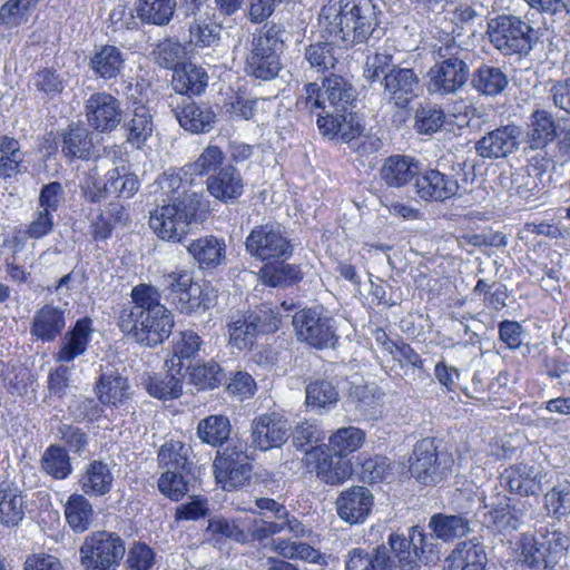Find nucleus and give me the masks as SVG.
Instances as JSON below:
<instances>
[{
  "label": "nucleus",
  "mask_w": 570,
  "mask_h": 570,
  "mask_svg": "<svg viewBox=\"0 0 570 570\" xmlns=\"http://www.w3.org/2000/svg\"><path fill=\"white\" fill-rule=\"evenodd\" d=\"M188 254L202 269H213L226 259V244L215 236H205L193 240L187 246Z\"/></svg>",
  "instance_id": "f704fd0d"
},
{
  "label": "nucleus",
  "mask_w": 570,
  "mask_h": 570,
  "mask_svg": "<svg viewBox=\"0 0 570 570\" xmlns=\"http://www.w3.org/2000/svg\"><path fill=\"white\" fill-rule=\"evenodd\" d=\"M306 404L314 409L328 410L338 401V391L336 385L328 380H316L311 382L305 390Z\"/></svg>",
  "instance_id": "e2e57ef3"
},
{
  "label": "nucleus",
  "mask_w": 570,
  "mask_h": 570,
  "mask_svg": "<svg viewBox=\"0 0 570 570\" xmlns=\"http://www.w3.org/2000/svg\"><path fill=\"white\" fill-rule=\"evenodd\" d=\"M484 522L500 533L510 534L521 525L522 512L515 504L511 505L510 499L503 495L484 514Z\"/></svg>",
  "instance_id": "58836bf2"
},
{
  "label": "nucleus",
  "mask_w": 570,
  "mask_h": 570,
  "mask_svg": "<svg viewBox=\"0 0 570 570\" xmlns=\"http://www.w3.org/2000/svg\"><path fill=\"white\" fill-rule=\"evenodd\" d=\"M420 163L405 155H392L387 157L381 169V179L389 186L401 188L417 177Z\"/></svg>",
  "instance_id": "72a5a7b5"
},
{
  "label": "nucleus",
  "mask_w": 570,
  "mask_h": 570,
  "mask_svg": "<svg viewBox=\"0 0 570 570\" xmlns=\"http://www.w3.org/2000/svg\"><path fill=\"white\" fill-rule=\"evenodd\" d=\"M24 517V502L20 490L12 483L0 484V523L4 527L18 525Z\"/></svg>",
  "instance_id": "c03bdc74"
},
{
  "label": "nucleus",
  "mask_w": 570,
  "mask_h": 570,
  "mask_svg": "<svg viewBox=\"0 0 570 570\" xmlns=\"http://www.w3.org/2000/svg\"><path fill=\"white\" fill-rule=\"evenodd\" d=\"M521 130L515 125L498 127L482 136L474 145L476 154L482 158H505L518 150Z\"/></svg>",
  "instance_id": "412c9836"
},
{
  "label": "nucleus",
  "mask_w": 570,
  "mask_h": 570,
  "mask_svg": "<svg viewBox=\"0 0 570 570\" xmlns=\"http://www.w3.org/2000/svg\"><path fill=\"white\" fill-rule=\"evenodd\" d=\"M127 53L114 45L95 46L88 60L94 76L105 81L117 79L126 68Z\"/></svg>",
  "instance_id": "393cba45"
},
{
  "label": "nucleus",
  "mask_w": 570,
  "mask_h": 570,
  "mask_svg": "<svg viewBox=\"0 0 570 570\" xmlns=\"http://www.w3.org/2000/svg\"><path fill=\"white\" fill-rule=\"evenodd\" d=\"M169 186L173 188L171 196L167 204L157 206L150 212L149 226L159 238L183 243L190 224L196 220L202 195L185 189L179 191V177H171Z\"/></svg>",
  "instance_id": "39448f33"
},
{
  "label": "nucleus",
  "mask_w": 570,
  "mask_h": 570,
  "mask_svg": "<svg viewBox=\"0 0 570 570\" xmlns=\"http://www.w3.org/2000/svg\"><path fill=\"white\" fill-rule=\"evenodd\" d=\"M94 151L92 132L82 126H69L62 135L61 153L63 156L87 160L92 157Z\"/></svg>",
  "instance_id": "37998d69"
},
{
  "label": "nucleus",
  "mask_w": 570,
  "mask_h": 570,
  "mask_svg": "<svg viewBox=\"0 0 570 570\" xmlns=\"http://www.w3.org/2000/svg\"><path fill=\"white\" fill-rule=\"evenodd\" d=\"M365 432L356 426H344L330 436V446L335 454L345 458L357 451L365 441Z\"/></svg>",
  "instance_id": "052dcab7"
},
{
  "label": "nucleus",
  "mask_w": 570,
  "mask_h": 570,
  "mask_svg": "<svg viewBox=\"0 0 570 570\" xmlns=\"http://www.w3.org/2000/svg\"><path fill=\"white\" fill-rule=\"evenodd\" d=\"M79 188L83 199L90 204H98L109 197L107 177L101 178L96 166L82 173Z\"/></svg>",
  "instance_id": "0e129e2a"
},
{
  "label": "nucleus",
  "mask_w": 570,
  "mask_h": 570,
  "mask_svg": "<svg viewBox=\"0 0 570 570\" xmlns=\"http://www.w3.org/2000/svg\"><path fill=\"white\" fill-rule=\"evenodd\" d=\"M208 193L223 203H232L244 191V180L240 171L233 165H226L207 177Z\"/></svg>",
  "instance_id": "bb28decb"
},
{
  "label": "nucleus",
  "mask_w": 570,
  "mask_h": 570,
  "mask_svg": "<svg viewBox=\"0 0 570 570\" xmlns=\"http://www.w3.org/2000/svg\"><path fill=\"white\" fill-rule=\"evenodd\" d=\"M181 373L148 374L142 379V385L148 394L159 400L177 399L183 392Z\"/></svg>",
  "instance_id": "09e8293b"
},
{
  "label": "nucleus",
  "mask_w": 570,
  "mask_h": 570,
  "mask_svg": "<svg viewBox=\"0 0 570 570\" xmlns=\"http://www.w3.org/2000/svg\"><path fill=\"white\" fill-rule=\"evenodd\" d=\"M320 85L308 82L304 86V95L297 100V107L309 114L316 112V125L320 132L331 139L338 136L342 112L327 109Z\"/></svg>",
  "instance_id": "aec40b11"
},
{
  "label": "nucleus",
  "mask_w": 570,
  "mask_h": 570,
  "mask_svg": "<svg viewBox=\"0 0 570 570\" xmlns=\"http://www.w3.org/2000/svg\"><path fill=\"white\" fill-rule=\"evenodd\" d=\"M487 552L475 538L456 544L445 558L443 570H484Z\"/></svg>",
  "instance_id": "7c9ffc66"
},
{
  "label": "nucleus",
  "mask_w": 570,
  "mask_h": 570,
  "mask_svg": "<svg viewBox=\"0 0 570 570\" xmlns=\"http://www.w3.org/2000/svg\"><path fill=\"white\" fill-rule=\"evenodd\" d=\"M373 504V494L362 485H354L342 491L335 502L338 517L351 525L364 523Z\"/></svg>",
  "instance_id": "4be33fe9"
},
{
  "label": "nucleus",
  "mask_w": 570,
  "mask_h": 570,
  "mask_svg": "<svg viewBox=\"0 0 570 570\" xmlns=\"http://www.w3.org/2000/svg\"><path fill=\"white\" fill-rule=\"evenodd\" d=\"M230 430L229 419L222 414H215L199 421L197 435L206 444L222 446L229 439Z\"/></svg>",
  "instance_id": "864d4df0"
},
{
  "label": "nucleus",
  "mask_w": 570,
  "mask_h": 570,
  "mask_svg": "<svg viewBox=\"0 0 570 570\" xmlns=\"http://www.w3.org/2000/svg\"><path fill=\"white\" fill-rule=\"evenodd\" d=\"M202 345L203 340L196 332L191 330L180 332L173 341V355L168 361L171 368L177 367L178 374L183 368L188 371Z\"/></svg>",
  "instance_id": "79ce46f5"
},
{
  "label": "nucleus",
  "mask_w": 570,
  "mask_h": 570,
  "mask_svg": "<svg viewBox=\"0 0 570 570\" xmlns=\"http://www.w3.org/2000/svg\"><path fill=\"white\" fill-rule=\"evenodd\" d=\"M24 153L13 137L0 136V180L11 179L27 173Z\"/></svg>",
  "instance_id": "a19ab883"
},
{
  "label": "nucleus",
  "mask_w": 570,
  "mask_h": 570,
  "mask_svg": "<svg viewBox=\"0 0 570 570\" xmlns=\"http://www.w3.org/2000/svg\"><path fill=\"white\" fill-rule=\"evenodd\" d=\"M430 533L419 525L409 530V538L391 533L389 544L399 560L402 570H419L421 562L434 563L440 558L436 540L453 542L465 537L470 531V521L462 514H433L428 524Z\"/></svg>",
  "instance_id": "f257e3e1"
},
{
  "label": "nucleus",
  "mask_w": 570,
  "mask_h": 570,
  "mask_svg": "<svg viewBox=\"0 0 570 570\" xmlns=\"http://www.w3.org/2000/svg\"><path fill=\"white\" fill-rule=\"evenodd\" d=\"M188 451L189 449L179 441L167 442L158 452V463L166 471L197 470L188 460Z\"/></svg>",
  "instance_id": "6e6d98bb"
},
{
  "label": "nucleus",
  "mask_w": 570,
  "mask_h": 570,
  "mask_svg": "<svg viewBox=\"0 0 570 570\" xmlns=\"http://www.w3.org/2000/svg\"><path fill=\"white\" fill-rule=\"evenodd\" d=\"M556 136L557 126L552 115L541 109L532 111L527 129L530 147L533 149L543 148L551 142Z\"/></svg>",
  "instance_id": "a18cd8bd"
},
{
  "label": "nucleus",
  "mask_w": 570,
  "mask_h": 570,
  "mask_svg": "<svg viewBox=\"0 0 570 570\" xmlns=\"http://www.w3.org/2000/svg\"><path fill=\"white\" fill-rule=\"evenodd\" d=\"M446 454H439L433 439L420 440L413 451L411 473L424 484H436L450 468Z\"/></svg>",
  "instance_id": "dca6fc26"
},
{
  "label": "nucleus",
  "mask_w": 570,
  "mask_h": 570,
  "mask_svg": "<svg viewBox=\"0 0 570 570\" xmlns=\"http://www.w3.org/2000/svg\"><path fill=\"white\" fill-rule=\"evenodd\" d=\"M213 468L216 481L226 491L243 488L252 476V464L243 444H228L217 451Z\"/></svg>",
  "instance_id": "2eb2a0df"
},
{
  "label": "nucleus",
  "mask_w": 570,
  "mask_h": 570,
  "mask_svg": "<svg viewBox=\"0 0 570 570\" xmlns=\"http://www.w3.org/2000/svg\"><path fill=\"white\" fill-rule=\"evenodd\" d=\"M380 10L371 0H328L318 14L323 30L345 47L380 39Z\"/></svg>",
  "instance_id": "f03ea898"
},
{
  "label": "nucleus",
  "mask_w": 570,
  "mask_h": 570,
  "mask_svg": "<svg viewBox=\"0 0 570 570\" xmlns=\"http://www.w3.org/2000/svg\"><path fill=\"white\" fill-rule=\"evenodd\" d=\"M289 429L287 420L277 414H263L253 421L252 444L262 451L281 448L288 440Z\"/></svg>",
  "instance_id": "5701e85b"
},
{
  "label": "nucleus",
  "mask_w": 570,
  "mask_h": 570,
  "mask_svg": "<svg viewBox=\"0 0 570 570\" xmlns=\"http://www.w3.org/2000/svg\"><path fill=\"white\" fill-rule=\"evenodd\" d=\"M132 306L124 308L119 316L122 332L148 347H155L169 337L174 327L171 312L160 304L158 288L140 284L131 291Z\"/></svg>",
  "instance_id": "7ed1b4c3"
},
{
  "label": "nucleus",
  "mask_w": 570,
  "mask_h": 570,
  "mask_svg": "<svg viewBox=\"0 0 570 570\" xmlns=\"http://www.w3.org/2000/svg\"><path fill=\"white\" fill-rule=\"evenodd\" d=\"M176 6V0H138L136 12L141 22L166 26L170 22Z\"/></svg>",
  "instance_id": "3c124183"
},
{
  "label": "nucleus",
  "mask_w": 570,
  "mask_h": 570,
  "mask_svg": "<svg viewBox=\"0 0 570 570\" xmlns=\"http://www.w3.org/2000/svg\"><path fill=\"white\" fill-rule=\"evenodd\" d=\"M285 30L282 24H265L256 30L247 45L245 71L248 76L262 80L276 78L282 69Z\"/></svg>",
  "instance_id": "423d86ee"
},
{
  "label": "nucleus",
  "mask_w": 570,
  "mask_h": 570,
  "mask_svg": "<svg viewBox=\"0 0 570 570\" xmlns=\"http://www.w3.org/2000/svg\"><path fill=\"white\" fill-rule=\"evenodd\" d=\"M114 483V475L109 465L101 460L90 462L79 479L85 494L102 497L107 494Z\"/></svg>",
  "instance_id": "ea45409f"
},
{
  "label": "nucleus",
  "mask_w": 570,
  "mask_h": 570,
  "mask_svg": "<svg viewBox=\"0 0 570 570\" xmlns=\"http://www.w3.org/2000/svg\"><path fill=\"white\" fill-rule=\"evenodd\" d=\"M546 473L534 466L518 463L507 468L500 476L501 485L512 493L537 495L543 485Z\"/></svg>",
  "instance_id": "b1692460"
},
{
  "label": "nucleus",
  "mask_w": 570,
  "mask_h": 570,
  "mask_svg": "<svg viewBox=\"0 0 570 570\" xmlns=\"http://www.w3.org/2000/svg\"><path fill=\"white\" fill-rule=\"evenodd\" d=\"M79 552L80 563L86 570H117L126 546L118 534L97 531L86 537Z\"/></svg>",
  "instance_id": "f8f14e48"
},
{
  "label": "nucleus",
  "mask_w": 570,
  "mask_h": 570,
  "mask_svg": "<svg viewBox=\"0 0 570 570\" xmlns=\"http://www.w3.org/2000/svg\"><path fill=\"white\" fill-rule=\"evenodd\" d=\"M94 332L89 317L79 318L62 337L55 360L58 363H70L87 352Z\"/></svg>",
  "instance_id": "a878e982"
},
{
  "label": "nucleus",
  "mask_w": 570,
  "mask_h": 570,
  "mask_svg": "<svg viewBox=\"0 0 570 570\" xmlns=\"http://www.w3.org/2000/svg\"><path fill=\"white\" fill-rule=\"evenodd\" d=\"M197 470L165 471L158 479V489L167 498L178 501L197 481Z\"/></svg>",
  "instance_id": "de8ad7c7"
},
{
  "label": "nucleus",
  "mask_w": 570,
  "mask_h": 570,
  "mask_svg": "<svg viewBox=\"0 0 570 570\" xmlns=\"http://www.w3.org/2000/svg\"><path fill=\"white\" fill-rule=\"evenodd\" d=\"M245 249L262 262L286 261L293 254V245L285 227L277 222L255 226L245 239Z\"/></svg>",
  "instance_id": "9b49d317"
},
{
  "label": "nucleus",
  "mask_w": 570,
  "mask_h": 570,
  "mask_svg": "<svg viewBox=\"0 0 570 570\" xmlns=\"http://www.w3.org/2000/svg\"><path fill=\"white\" fill-rule=\"evenodd\" d=\"M170 106L179 126L191 134H208L217 124V110L207 102L183 98L180 102H171Z\"/></svg>",
  "instance_id": "6ab92c4d"
},
{
  "label": "nucleus",
  "mask_w": 570,
  "mask_h": 570,
  "mask_svg": "<svg viewBox=\"0 0 570 570\" xmlns=\"http://www.w3.org/2000/svg\"><path fill=\"white\" fill-rule=\"evenodd\" d=\"M379 85L383 88L382 98L400 109H405L421 90L416 72L399 66L383 76Z\"/></svg>",
  "instance_id": "a211bd4d"
},
{
  "label": "nucleus",
  "mask_w": 570,
  "mask_h": 570,
  "mask_svg": "<svg viewBox=\"0 0 570 570\" xmlns=\"http://www.w3.org/2000/svg\"><path fill=\"white\" fill-rule=\"evenodd\" d=\"M544 507L553 517L561 519L570 514V481H559L544 495Z\"/></svg>",
  "instance_id": "338daca9"
},
{
  "label": "nucleus",
  "mask_w": 570,
  "mask_h": 570,
  "mask_svg": "<svg viewBox=\"0 0 570 570\" xmlns=\"http://www.w3.org/2000/svg\"><path fill=\"white\" fill-rule=\"evenodd\" d=\"M106 177L109 196L128 199L139 189V180L137 176L125 167L112 168L107 171Z\"/></svg>",
  "instance_id": "680f3d73"
},
{
  "label": "nucleus",
  "mask_w": 570,
  "mask_h": 570,
  "mask_svg": "<svg viewBox=\"0 0 570 570\" xmlns=\"http://www.w3.org/2000/svg\"><path fill=\"white\" fill-rule=\"evenodd\" d=\"M40 469L52 479H67L72 472L67 450L56 444L48 446L42 453Z\"/></svg>",
  "instance_id": "5fc2aeb1"
},
{
  "label": "nucleus",
  "mask_w": 570,
  "mask_h": 570,
  "mask_svg": "<svg viewBox=\"0 0 570 570\" xmlns=\"http://www.w3.org/2000/svg\"><path fill=\"white\" fill-rule=\"evenodd\" d=\"M130 385L127 377L118 371L102 372L97 380L94 392L100 403L109 407H119L130 395Z\"/></svg>",
  "instance_id": "2f4dec72"
},
{
  "label": "nucleus",
  "mask_w": 570,
  "mask_h": 570,
  "mask_svg": "<svg viewBox=\"0 0 570 570\" xmlns=\"http://www.w3.org/2000/svg\"><path fill=\"white\" fill-rule=\"evenodd\" d=\"M165 298L180 312H204L215 305L216 292L209 284L193 281L188 273H171L165 277Z\"/></svg>",
  "instance_id": "6e6552de"
},
{
  "label": "nucleus",
  "mask_w": 570,
  "mask_h": 570,
  "mask_svg": "<svg viewBox=\"0 0 570 570\" xmlns=\"http://www.w3.org/2000/svg\"><path fill=\"white\" fill-rule=\"evenodd\" d=\"M281 324L278 313L267 305L233 317L228 323L229 343L238 350L250 348L259 334L275 333Z\"/></svg>",
  "instance_id": "4468645a"
},
{
  "label": "nucleus",
  "mask_w": 570,
  "mask_h": 570,
  "mask_svg": "<svg viewBox=\"0 0 570 570\" xmlns=\"http://www.w3.org/2000/svg\"><path fill=\"white\" fill-rule=\"evenodd\" d=\"M125 128L128 132L127 141L140 148L154 131V121L149 109L142 104L136 105L131 118L125 122Z\"/></svg>",
  "instance_id": "603ef678"
},
{
  "label": "nucleus",
  "mask_w": 570,
  "mask_h": 570,
  "mask_svg": "<svg viewBox=\"0 0 570 570\" xmlns=\"http://www.w3.org/2000/svg\"><path fill=\"white\" fill-rule=\"evenodd\" d=\"M569 538L559 530L527 538L521 546L522 561L531 570H554L566 558Z\"/></svg>",
  "instance_id": "ddd939ff"
},
{
  "label": "nucleus",
  "mask_w": 570,
  "mask_h": 570,
  "mask_svg": "<svg viewBox=\"0 0 570 570\" xmlns=\"http://www.w3.org/2000/svg\"><path fill=\"white\" fill-rule=\"evenodd\" d=\"M434 65L428 71V91L449 96L462 90L471 77L470 50L461 47L450 33H442L431 45Z\"/></svg>",
  "instance_id": "20e7f679"
},
{
  "label": "nucleus",
  "mask_w": 570,
  "mask_h": 570,
  "mask_svg": "<svg viewBox=\"0 0 570 570\" xmlns=\"http://www.w3.org/2000/svg\"><path fill=\"white\" fill-rule=\"evenodd\" d=\"M206 532L210 539L219 542L224 539L230 540L240 544L250 542L249 533L246 532L238 522L228 520L223 517H214L208 520Z\"/></svg>",
  "instance_id": "13d9d810"
},
{
  "label": "nucleus",
  "mask_w": 570,
  "mask_h": 570,
  "mask_svg": "<svg viewBox=\"0 0 570 570\" xmlns=\"http://www.w3.org/2000/svg\"><path fill=\"white\" fill-rule=\"evenodd\" d=\"M259 278L263 284L272 287H287L302 279V272L297 265L281 263H267L259 269Z\"/></svg>",
  "instance_id": "8fccbe9b"
},
{
  "label": "nucleus",
  "mask_w": 570,
  "mask_h": 570,
  "mask_svg": "<svg viewBox=\"0 0 570 570\" xmlns=\"http://www.w3.org/2000/svg\"><path fill=\"white\" fill-rule=\"evenodd\" d=\"M335 45L328 40L315 41L304 49V59L318 72L331 70L337 63Z\"/></svg>",
  "instance_id": "4d7b16f0"
},
{
  "label": "nucleus",
  "mask_w": 570,
  "mask_h": 570,
  "mask_svg": "<svg viewBox=\"0 0 570 570\" xmlns=\"http://www.w3.org/2000/svg\"><path fill=\"white\" fill-rule=\"evenodd\" d=\"M65 327V309L52 304H46L35 313L30 325V334L43 343H50L61 335Z\"/></svg>",
  "instance_id": "c85d7f7f"
},
{
  "label": "nucleus",
  "mask_w": 570,
  "mask_h": 570,
  "mask_svg": "<svg viewBox=\"0 0 570 570\" xmlns=\"http://www.w3.org/2000/svg\"><path fill=\"white\" fill-rule=\"evenodd\" d=\"M540 176L541 173L537 167L522 166L504 178V186L510 196H517L525 202H535L543 194Z\"/></svg>",
  "instance_id": "473e14b6"
},
{
  "label": "nucleus",
  "mask_w": 570,
  "mask_h": 570,
  "mask_svg": "<svg viewBox=\"0 0 570 570\" xmlns=\"http://www.w3.org/2000/svg\"><path fill=\"white\" fill-rule=\"evenodd\" d=\"M465 168L464 163H458L451 167V174L432 168L419 171L414 181L415 194L424 202L443 203L459 195L461 190L466 191L470 179Z\"/></svg>",
  "instance_id": "1a4fd4ad"
},
{
  "label": "nucleus",
  "mask_w": 570,
  "mask_h": 570,
  "mask_svg": "<svg viewBox=\"0 0 570 570\" xmlns=\"http://www.w3.org/2000/svg\"><path fill=\"white\" fill-rule=\"evenodd\" d=\"M185 53V47L173 39L159 41L156 48L151 51V55L159 67L173 69V71L181 65L180 61L184 59Z\"/></svg>",
  "instance_id": "774afa93"
},
{
  "label": "nucleus",
  "mask_w": 570,
  "mask_h": 570,
  "mask_svg": "<svg viewBox=\"0 0 570 570\" xmlns=\"http://www.w3.org/2000/svg\"><path fill=\"white\" fill-rule=\"evenodd\" d=\"M311 458L316 461L315 473L317 479L326 484L340 485L353 473L348 459L340 454L330 453L327 449L315 450L311 453Z\"/></svg>",
  "instance_id": "cd10ccee"
},
{
  "label": "nucleus",
  "mask_w": 570,
  "mask_h": 570,
  "mask_svg": "<svg viewBox=\"0 0 570 570\" xmlns=\"http://www.w3.org/2000/svg\"><path fill=\"white\" fill-rule=\"evenodd\" d=\"M322 99L327 102V109L336 112H346L357 99V91L353 83L343 76L331 73L325 77L320 86Z\"/></svg>",
  "instance_id": "c756f323"
},
{
  "label": "nucleus",
  "mask_w": 570,
  "mask_h": 570,
  "mask_svg": "<svg viewBox=\"0 0 570 570\" xmlns=\"http://www.w3.org/2000/svg\"><path fill=\"white\" fill-rule=\"evenodd\" d=\"M490 43L503 56H528L538 41L535 29L513 14H501L488 22Z\"/></svg>",
  "instance_id": "0eeeda50"
},
{
  "label": "nucleus",
  "mask_w": 570,
  "mask_h": 570,
  "mask_svg": "<svg viewBox=\"0 0 570 570\" xmlns=\"http://www.w3.org/2000/svg\"><path fill=\"white\" fill-rule=\"evenodd\" d=\"M190 382L198 389H215L223 382H227V374L224 368L214 361L190 366Z\"/></svg>",
  "instance_id": "69168bd1"
},
{
  "label": "nucleus",
  "mask_w": 570,
  "mask_h": 570,
  "mask_svg": "<svg viewBox=\"0 0 570 570\" xmlns=\"http://www.w3.org/2000/svg\"><path fill=\"white\" fill-rule=\"evenodd\" d=\"M386 546L382 544L368 551L353 548L345 556V570H391L393 560Z\"/></svg>",
  "instance_id": "c9c22d12"
},
{
  "label": "nucleus",
  "mask_w": 570,
  "mask_h": 570,
  "mask_svg": "<svg viewBox=\"0 0 570 570\" xmlns=\"http://www.w3.org/2000/svg\"><path fill=\"white\" fill-rule=\"evenodd\" d=\"M470 83L479 95L495 97L504 91L509 80L501 68L481 63L474 71H471Z\"/></svg>",
  "instance_id": "4c0bfd02"
},
{
  "label": "nucleus",
  "mask_w": 570,
  "mask_h": 570,
  "mask_svg": "<svg viewBox=\"0 0 570 570\" xmlns=\"http://www.w3.org/2000/svg\"><path fill=\"white\" fill-rule=\"evenodd\" d=\"M65 518L75 533H83L95 520L92 504L85 495L73 493L65 504Z\"/></svg>",
  "instance_id": "49530a36"
},
{
  "label": "nucleus",
  "mask_w": 570,
  "mask_h": 570,
  "mask_svg": "<svg viewBox=\"0 0 570 570\" xmlns=\"http://www.w3.org/2000/svg\"><path fill=\"white\" fill-rule=\"evenodd\" d=\"M85 116L94 130L102 134L111 132L121 124V104L109 92H94L85 101Z\"/></svg>",
  "instance_id": "f3484780"
},
{
  "label": "nucleus",
  "mask_w": 570,
  "mask_h": 570,
  "mask_svg": "<svg viewBox=\"0 0 570 570\" xmlns=\"http://www.w3.org/2000/svg\"><path fill=\"white\" fill-rule=\"evenodd\" d=\"M292 324L297 340L317 350L333 347L338 340L336 322L323 306L297 311Z\"/></svg>",
  "instance_id": "9d476101"
},
{
  "label": "nucleus",
  "mask_w": 570,
  "mask_h": 570,
  "mask_svg": "<svg viewBox=\"0 0 570 570\" xmlns=\"http://www.w3.org/2000/svg\"><path fill=\"white\" fill-rule=\"evenodd\" d=\"M208 85V75L206 70L195 63H181L173 72V89L180 95L191 96L202 95Z\"/></svg>",
  "instance_id": "e433bc0d"
},
{
  "label": "nucleus",
  "mask_w": 570,
  "mask_h": 570,
  "mask_svg": "<svg viewBox=\"0 0 570 570\" xmlns=\"http://www.w3.org/2000/svg\"><path fill=\"white\" fill-rule=\"evenodd\" d=\"M444 110L432 104H421L414 112V129L420 135L431 136L438 132L445 124Z\"/></svg>",
  "instance_id": "bf43d9fd"
}]
</instances>
